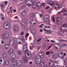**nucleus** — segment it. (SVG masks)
Returning <instances> with one entry per match:
<instances>
[{
	"label": "nucleus",
	"instance_id": "1",
	"mask_svg": "<svg viewBox=\"0 0 67 67\" xmlns=\"http://www.w3.org/2000/svg\"><path fill=\"white\" fill-rule=\"evenodd\" d=\"M1 37L2 39H8L9 37V34L8 32L2 33L1 35Z\"/></svg>",
	"mask_w": 67,
	"mask_h": 67
},
{
	"label": "nucleus",
	"instance_id": "2",
	"mask_svg": "<svg viewBox=\"0 0 67 67\" xmlns=\"http://www.w3.org/2000/svg\"><path fill=\"white\" fill-rule=\"evenodd\" d=\"M25 3L28 6H31L33 5V2L32 0H26Z\"/></svg>",
	"mask_w": 67,
	"mask_h": 67
},
{
	"label": "nucleus",
	"instance_id": "3",
	"mask_svg": "<svg viewBox=\"0 0 67 67\" xmlns=\"http://www.w3.org/2000/svg\"><path fill=\"white\" fill-rule=\"evenodd\" d=\"M61 19V16L60 15H58V17L56 19L57 21L56 23L57 24H61L62 23V19H60V20H58V19Z\"/></svg>",
	"mask_w": 67,
	"mask_h": 67
},
{
	"label": "nucleus",
	"instance_id": "4",
	"mask_svg": "<svg viewBox=\"0 0 67 67\" xmlns=\"http://www.w3.org/2000/svg\"><path fill=\"white\" fill-rule=\"evenodd\" d=\"M24 53L25 56H26V54H27L29 57H30L31 56V53H30V52L29 50L27 51L26 50L25 51H24Z\"/></svg>",
	"mask_w": 67,
	"mask_h": 67
},
{
	"label": "nucleus",
	"instance_id": "5",
	"mask_svg": "<svg viewBox=\"0 0 67 67\" xmlns=\"http://www.w3.org/2000/svg\"><path fill=\"white\" fill-rule=\"evenodd\" d=\"M48 4H49L51 6H52L53 5H54V6H55V4L56 3H55V2L53 1H48Z\"/></svg>",
	"mask_w": 67,
	"mask_h": 67
},
{
	"label": "nucleus",
	"instance_id": "6",
	"mask_svg": "<svg viewBox=\"0 0 67 67\" xmlns=\"http://www.w3.org/2000/svg\"><path fill=\"white\" fill-rule=\"evenodd\" d=\"M54 64V61L52 60L49 61L48 63L49 65V66H53Z\"/></svg>",
	"mask_w": 67,
	"mask_h": 67
},
{
	"label": "nucleus",
	"instance_id": "7",
	"mask_svg": "<svg viewBox=\"0 0 67 67\" xmlns=\"http://www.w3.org/2000/svg\"><path fill=\"white\" fill-rule=\"evenodd\" d=\"M28 51V50L27 49V46L26 45H24L23 47V51Z\"/></svg>",
	"mask_w": 67,
	"mask_h": 67
},
{
	"label": "nucleus",
	"instance_id": "8",
	"mask_svg": "<svg viewBox=\"0 0 67 67\" xmlns=\"http://www.w3.org/2000/svg\"><path fill=\"white\" fill-rule=\"evenodd\" d=\"M2 56L3 58H7V56H8L7 53L5 52L3 53L2 54Z\"/></svg>",
	"mask_w": 67,
	"mask_h": 67
},
{
	"label": "nucleus",
	"instance_id": "9",
	"mask_svg": "<svg viewBox=\"0 0 67 67\" xmlns=\"http://www.w3.org/2000/svg\"><path fill=\"white\" fill-rule=\"evenodd\" d=\"M10 24L8 22H5L3 24L4 27V28H5V26H8V25H9Z\"/></svg>",
	"mask_w": 67,
	"mask_h": 67
},
{
	"label": "nucleus",
	"instance_id": "10",
	"mask_svg": "<svg viewBox=\"0 0 67 67\" xmlns=\"http://www.w3.org/2000/svg\"><path fill=\"white\" fill-rule=\"evenodd\" d=\"M13 30L14 32H18V31L19 30V28L17 26H16L15 27H14Z\"/></svg>",
	"mask_w": 67,
	"mask_h": 67
},
{
	"label": "nucleus",
	"instance_id": "11",
	"mask_svg": "<svg viewBox=\"0 0 67 67\" xmlns=\"http://www.w3.org/2000/svg\"><path fill=\"white\" fill-rule=\"evenodd\" d=\"M9 64V61L8 60H6L5 62H4V63L3 64V65H8Z\"/></svg>",
	"mask_w": 67,
	"mask_h": 67
},
{
	"label": "nucleus",
	"instance_id": "12",
	"mask_svg": "<svg viewBox=\"0 0 67 67\" xmlns=\"http://www.w3.org/2000/svg\"><path fill=\"white\" fill-rule=\"evenodd\" d=\"M37 7V3L36 2H34V3L33 8V9H36Z\"/></svg>",
	"mask_w": 67,
	"mask_h": 67
},
{
	"label": "nucleus",
	"instance_id": "13",
	"mask_svg": "<svg viewBox=\"0 0 67 67\" xmlns=\"http://www.w3.org/2000/svg\"><path fill=\"white\" fill-rule=\"evenodd\" d=\"M37 64H39L41 61V59H36L35 60Z\"/></svg>",
	"mask_w": 67,
	"mask_h": 67
},
{
	"label": "nucleus",
	"instance_id": "14",
	"mask_svg": "<svg viewBox=\"0 0 67 67\" xmlns=\"http://www.w3.org/2000/svg\"><path fill=\"white\" fill-rule=\"evenodd\" d=\"M44 66V61H42L40 64V66L41 67H43Z\"/></svg>",
	"mask_w": 67,
	"mask_h": 67
},
{
	"label": "nucleus",
	"instance_id": "15",
	"mask_svg": "<svg viewBox=\"0 0 67 67\" xmlns=\"http://www.w3.org/2000/svg\"><path fill=\"white\" fill-rule=\"evenodd\" d=\"M13 52V50L12 49H10L8 51V53L10 54H12Z\"/></svg>",
	"mask_w": 67,
	"mask_h": 67
},
{
	"label": "nucleus",
	"instance_id": "16",
	"mask_svg": "<svg viewBox=\"0 0 67 67\" xmlns=\"http://www.w3.org/2000/svg\"><path fill=\"white\" fill-rule=\"evenodd\" d=\"M54 6V7L55 9H59V7H58V4L56 3L55 4Z\"/></svg>",
	"mask_w": 67,
	"mask_h": 67
},
{
	"label": "nucleus",
	"instance_id": "17",
	"mask_svg": "<svg viewBox=\"0 0 67 67\" xmlns=\"http://www.w3.org/2000/svg\"><path fill=\"white\" fill-rule=\"evenodd\" d=\"M10 57L12 58V59H14V58L15 57V54H11L10 55Z\"/></svg>",
	"mask_w": 67,
	"mask_h": 67
},
{
	"label": "nucleus",
	"instance_id": "18",
	"mask_svg": "<svg viewBox=\"0 0 67 67\" xmlns=\"http://www.w3.org/2000/svg\"><path fill=\"white\" fill-rule=\"evenodd\" d=\"M60 31L62 33H64V32H66L67 30H64V29L61 28L60 29Z\"/></svg>",
	"mask_w": 67,
	"mask_h": 67
},
{
	"label": "nucleus",
	"instance_id": "19",
	"mask_svg": "<svg viewBox=\"0 0 67 67\" xmlns=\"http://www.w3.org/2000/svg\"><path fill=\"white\" fill-rule=\"evenodd\" d=\"M44 20H46V21H47L48 20V16H47V15L44 16Z\"/></svg>",
	"mask_w": 67,
	"mask_h": 67
},
{
	"label": "nucleus",
	"instance_id": "20",
	"mask_svg": "<svg viewBox=\"0 0 67 67\" xmlns=\"http://www.w3.org/2000/svg\"><path fill=\"white\" fill-rule=\"evenodd\" d=\"M62 13H63V14L64 15H66V16L67 15V10L64 12L62 11Z\"/></svg>",
	"mask_w": 67,
	"mask_h": 67
},
{
	"label": "nucleus",
	"instance_id": "21",
	"mask_svg": "<svg viewBox=\"0 0 67 67\" xmlns=\"http://www.w3.org/2000/svg\"><path fill=\"white\" fill-rule=\"evenodd\" d=\"M64 54V52L62 51H60L59 52L58 55H63Z\"/></svg>",
	"mask_w": 67,
	"mask_h": 67
},
{
	"label": "nucleus",
	"instance_id": "22",
	"mask_svg": "<svg viewBox=\"0 0 67 67\" xmlns=\"http://www.w3.org/2000/svg\"><path fill=\"white\" fill-rule=\"evenodd\" d=\"M43 54V52L42 51H40L38 53V54L39 55V56H41V55Z\"/></svg>",
	"mask_w": 67,
	"mask_h": 67
},
{
	"label": "nucleus",
	"instance_id": "23",
	"mask_svg": "<svg viewBox=\"0 0 67 67\" xmlns=\"http://www.w3.org/2000/svg\"><path fill=\"white\" fill-rule=\"evenodd\" d=\"M64 65H66V63H67V59H65V60H64Z\"/></svg>",
	"mask_w": 67,
	"mask_h": 67
},
{
	"label": "nucleus",
	"instance_id": "24",
	"mask_svg": "<svg viewBox=\"0 0 67 67\" xmlns=\"http://www.w3.org/2000/svg\"><path fill=\"white\" fill-rule=\"evenodd\" d=\"M56 55L55 54H53L52 56V57L53 59L56 58Z\"/></svg>",
	"mask_w": 67,
	"mask_h": 67
},
{
	"label": "nucleus",
	"instance_id": "25",
	"mask_svg": "<svg viewBox=\"0 0 67 67\" xmlns=\"http://www.w3.org/2000/svg\"><path fill=\"white\" fill-rule=\"evenodd\" d=\"M11 62H12V63H14L15 62V59H11Z\"/></svg>",
	"mask_w": 67,
	"mask_h": 67
},
{
	"label": "nucleus",
	"instance_id": "26",
	"mask_svg": "<svg viewBox=\"0 0 67 67\" xmlns=\"http://www.w3.org/2000/svg\"><path fill=\"white\" fill-rule=\"evenodd\" d=\"M17 53L19 55H21V54H22V53L20 52V51H17Z\"/></svg>",
	"mask_w": 67,
	"mask_h": 67
},
{
	"label": "nucleus",
	"instance_id": "27",
	"mask_svg": "<svg viewBox=\"0 0 67 67\" xmlns=\"http://www.w3.org/2000/svg\"><path fill=\"white\" fill-rule=\"evenodd\" d=\"M58 7H59V8H61L62 7H63V5L62 4H58Z\"/></svg>",
	"mask_w": 67,
	"mask_h": 67
},
{
	"label": "nucleus",
	"instance_id": "28",
	"mask_svg": "<svg viewBox=\"0 0 67 67\" xmlns=\"http://www.w3.org/2000/svg\"><path fill=\"white\" fill-rule=\"evenodd\" d=\"M63 27L64 28H66V24H62Z\"/></svg>",
	"mask_w": 67,
	"mask_h": 67
},
{
	"label": "nucleus",
	"instance_id": "29",
	"mask_svg": "<svg viewBox=\"0 0 67 67\" xmlns=\"http://www.w3.org/2000/svg\"><path fill=\"white\" fill-rule=\"evenodd\" d=\"M57 34H59V35H61V36H64V35H63L61 33H60L58 31L57 32Z\"/></svg>",
	"mask_w": 67,
	"mask_h": 67
},
{
	"label": "nucleus",
	"instance_id": "30",
	"mask_svg": "<svg viewBox=\"0 0 67 67\" xmlns=\"http://www.w3.org/2000/svg\"><path fill=\"white\" fill-rule=\"evenodd\" d=\"M60 41L61 42H67V40H64L63 39H60Z\"/></svg>",
	"mask_w": 67,
	"mask_h": 67
},
{
	"label": "nucleus",
	"instance_id": "31",
	"mask_svg": "<svg viewBox=\"0 0 67 67\" xmlns=\"http://www.w3.org/2000/svg\"><path fill=\"white\" fill-rule=\"evenodd\" d=\"M20 41V38H17L16 40V42L17 43H18Z\"/></svg>",
	"mask_w": 67,
	"mask_h": 67
},
{
	"label": "nucleus",
	"instance_id": "32",
	"mask_svg": "<svg viewBox=\"0 0 67 67\" xmlns=\"http://www.w3.org/2000/svg\"><path fill=\"white\" fill-rule=\"evenodd\" d=\"M2 60L1 59H0V65L1 66V65H2Z\"/></svg>",
	"mask_w": 67,
	"mask_h": 67
},
{
	"label": "nucleus",
	"instance_id": "33",
	"mask_svg": "<svg viewBox=\"0 0 67 67\" xmlns=\"http://www.w3.org/2000/svg\"><path fill=\"white\" fill-rule=\"evenodd\" d=\"M36 59H40V58H41V57H40V55H38L36 57Z\"/></svg>",
	"mask_w": 67,
	"mask_h": 67
},
{
	"label": "nucleus",
	"instance_id": "34",
	"mask_svg": "<svg viewBox=\"0 0 67 67\" xmlns=\"http://www.w3.org/2000/svg\"><path fill=\"white\" fill-rule=\"evenodd\" d=\"M66 11V10H65V8H63L62 10H61V13H62V11H63L64 12L65 11Z\"/></svg>",
	"mask_w": 67,
	"mask_h": 67
},
{
	"label": "nucleus",
	"instance_id": "35",
	"mask_svg": "<svg viewBox=\"0 0 67 67\" xmlns=\"http://www.w3.org/2000/svg\"><path fill=\"white\" fill-rule=\"evenodd\" d=\"M52 20L53 22H55V17H53L52 18Z\"/></svg>",
	"mask_w": 67,
	"mask_h": 67
},
{
	"label": "nucleus",
	"instance_id": "36",
	"mask_svg": "<svg viewBox=\"0 0 67 67\" xmlns=\"http://www.w3.org/2000/svg\"><path fill=\"white\" fill-rule=\"evenodd\" d=\"M29 35V34L28 33L26 34V35L25 36V37H26V38Z\"/></svg>",
	"mask_w": 67,
	"mask_h": 67
},
{
	"label": "nucleus",
	"instance_id": "37",
	"mask_svg": "<svg viewBox=\"0 0 67 67\" xmlns=\"http://www.w3.org/2000/svg\"><path fill=\"white\" fill-rule=\"evenodd\" d=\"M50 52L49 51H47L46 53V54L47 55H48L49 54Z\"/></svg>",
	"mask_w": 67,
	"mask_h": 67
},
{
	"label": "nucleus",
	"instance_id": "38",
	"mask_svg": "<svg viewBox=\"0 0 67 67\" xmlns=\"http://www.w3.org/2000/svg\"><path fill=\"white\" fill-rule=\"evenodd\" d=\"M60 58L61 59H63V58H64V55H62L61 57H60Z\"/></svg>",
	"mask_w": 67,
	"mask_h": 67
},
{
	"label": "nucleus",
	"instance_id": "39",
	"mask_svg": "<svg viewBox=\"0 0 67 67\" xmlns=\"http://www.w3.org/2000/svg\"><path fill=\"white\" fill-rule=\"evenodd\" d=\"M24 23H25L24 22H23L21 23V25L23 26V25H24Z\"/></svg>",
	"mask_w": 67,
	"mask_h": 67
},
{
	"label": "nucleus",
	"instance_id": "40",
	"mask_svg": "<svg viewBox=\"0 0 67 67\" xmlns=\"http://www.w3.org/2000/svg\"><path fill=\"white\" fill-rule=\"evenodd\" d=\"M57 46H58V47H61L60 45V44H59L58 43H57Z\"/></svg>",
	"mask_w": 67,
	"mask_h": 67
},
{
	"label": "nucleus",
	"instance_id": "41",
	"mask_svg": "<svg viewBox=\"0 0 67 67\" xmlns=\"http://www.w3.org/2000/svg\"><path fill=\"white\" fill-rule=\"evenodd\" d=\"M66 44H65V43L63 44L62 45V47H64L65 46H66Z\"/></svg>",
	"mask_w": 67,
	"mask_h": 67
},
{
	"label": "nucleus",
	"instance_id": "42",
	"mask_svg": "<svg viewBox=\"0 0 67 67\" xmlns=\"http://www.w3.org/2000/svg\"><path fill=\"white\" fill-rule=\"evenodd\" d=\"M13 38L12 37L10 38V42H12V41H13Z\"/></svg>",
	"mask_w": 67,
	"mask_h": 67
},
{
	"label": "nucleus",
	"instance_id": "43",
	"mask_svg": "<svg viewBox=\"0 0 67 67\" xmlns=\"http://www.w3.org/2000/svg\"><path fill=\"white\" fill-rule=\"evenodd\" d=\"M1 8L2 9V8L4 7V4H2L1 5Z\"/></svg>",
	"mask_w": 67,
	"mask_h": 67
},
{
	"label": "nucleus",
	"instance_id": "44",
	"mask_svg": "<svg viewBox=\"0 0 67 67\" xmlns=\"http://www.w3.org/2000/svg\"><path fill=\"white\" fill-rule=\"evenodd\" d=\"M22 13H23L25 15H26V14H25V13H26V12L25 10H24V11Z\"/></svg>",
	"mask_w": 67,
	"mask_h": 67
},
{
	"label": "nucleus",
	"instance_id": "45",
	"mask_svg": "<svg viewBox=\"0 0 67 67\" xmlns=\"http://www.w3.org/2000/svg\"><path fill=\"white\" fill-rule=\"evenodd\" d=\"M55 63L56 64H59V61L57 60L55 61Z\"/></svg>",
	"mask_w": 67,
	"mask_h": 67
},
{
	"label": "nucleus",
	"instance_id": "46",
	"mask_svg": "<svg viewBox=\"0 0 67 67\" xmlns=\"http://www.w3.org/2000/svg\"><path fill=\"white\" fill-rule=\"evenodd\" d=\"M24 62H27V59H24L23 60Z\"/></svg>",
	"mask_w": 67,
	"mask_h": 67
},
{
	"label": "nucleus",
	"instance_id": "47",
	"mask_svg": "<svg viewBox=\"0 0 67 67\" xmlns=\"http://www.w3.org/2000/svg\"><path fill=\"white\" fill-rule=\"evenodd\" d=\"M40 56H41V58H44V54H42Z\"/></svg>",
	"mask_w": 67,
	"mask_h": 67
},
{
	"label": "nucleus",
	"instance_id": "48",
	"mask_svg": "<svg viewBox=\"0 0 67 67\" xmlns=\"http://www.w3.org/2000/svg\"><path fill=\"white\" fill-rule=\"evenodd\" d=\"M21 41H22V42H24V43H25L26 42L25 41V39H23V40H21Z\"/></svg>",
	"mask_w": 67,
	"mask_h": 67
},
{
	"label": "nucleus",
	"instance_id": "49",
	"mask_svg": "<svg viewBox=\"0 0 67 67\" xmlns=\"http://www.w3.org/2000/svg\"><path fill=\"white\" fill-rule=\"evenodd\" d=\"M10 26H9L8 27L5 28V30H9V29H10Z\"/></svg>",
	"mask_w": 67,
	"mask_h": 67
},
{
	"label": "nucleus",
	"instance_id": "50",
	"mask_svg": "<svg viewBox=\"0 0 67 67\" xmlns=\"http://www.w3.org/2000/svg\"><path fill=\"white\" fill-rule=\"evenodd\" d=\"M24 8H25V6H24V5H23L21 7V9H24Z\"/></svg>",
	"mask_w": 67,
	"mask_h": 67
},
{
	"label": "nucleus",
	"instance_id": "51",
	"mask_svg": "<svg viewBox=\"0 0 67 67\" xmlns=\"http://www.w3.org/2000/svg\"><path fill=\"white\" fill-rule=\"evenodd\" d=\"M4 3L5 4V5H7L8 4V2H7V1H5L4 2Z\"/></svg>",
	"mask_w": 67,
	"mask_h": 67
},
{
	"label": "nucleus",
	"instance_id": "52",
	"mask_svg": "<svg viewBox=\"0 0 67 67\" xmlns=\"http://www.w3.org/2000/svg\"><path fill=\"white\" fill-rule=\"evenodd\" d=\"M23 67H26V65H25V64H23Z\"/></svg>",
	"mask_w": 67,
	"mask_h": 67
},
{
	"label": "nucleus",
	"instance_id": "53",
	"mask_svg": "<svg viewBox=\"0 0 67 67\" xmlns=\"http://www.w3.org/2000/svg\"><path fill=\"white\" fill-rule=\"evenodd\" d=\"M41 5H37V7H38V9H40V8H41Z\"/></svg>",
	"mask_w": 67,
	"mask_h": 67
},
{
	"label": "nucleus",
	"instance_id": "54",
	"mask_svg": "<svg viewBox=\"0 0 67 67\" xmlns=\"http://www.w3.org/2000/svg\"><path fill=\"white\" fill-rule=\"evenodd\" d=\"M22 43H23L22 42H21L19 41V42L18 44H22Z\"/></svg>",
	"mask_w": 67,
	"mask_h": 67
},
{
	"label": "nucleus",
	"instance_id": "55",
	"mask_svg": "<svg viewBox=\"0 0 67 67\" xmlns=\"http://www.w3.org/2000/svg\"><path fill=\"white\" fill-rule=\"evenodd\" d=\"M37 5H41V3H40V2H38L37 3Z\"/></svg>",
	"mask_w": 67,
	"mask_h": 67
},
{
	"label": "nucleus",
	"instance_id": "56",
	"mask_svg": "<svg viewBox=\"0 0 67 67\" xmlns=\"http://www.w3.org/2000/svg\"><path fill=\"white\" fill-rule=\"evenodd\" d=\"M34 17V15H33V16H32L30 17L29 18L31 19H32Z\"/></svg>",
	"mask_w": 67,
	"mask_h": 67
},
{
	"label": "nucleus",
	"instance_id": "57",
	"mask_svg": "<svg viewBox=\"0 0 67 67\" xmlns=\"http://www.w3.org/2000/svg\"><path fill=\"white\" fill-rule=\"evenodd\" d=\"M47 32H48V33H50L51 32V31L49 30H47Z\"/></svg>",
	"mask_w": 67,
	"mask_h": 67
},
{
	"label": "nucleus",
	"instance_id": "58",
	"mask_svg": "<svg viewBox=\"0 0 67 67\" xmlns=\"http://www.w3.org/2000/svg\"><path fill=\"white\" fill-rule=\"evenodd\" d=\"M1 16L2 18V17H3L4 16H3V14H1Z\"/></svg>",
	"mask_w": 67,
	"mask_h": 67
},
{
	"label": "nucleus",
	"instance_id": "59",
	"mask_svg": "<svg viewBox=\"0 0 67 67\" xmlns=\"http://www.w3.org/2000/svg\"><path fill=\"white\" fill-rule=\"evenodd\" d=\"M34 43L35 44H37V41H34Z\"/></svg>",
	"mask_w": 67,
	"mask_h": 67
},
{
	"label": "nucleus",
	"instance_id": "60",
	"mask_svg": "<svg viewBox=\"0 0 67 67\" xmlns=\"http://www.w3.org/2000/svg\"><path fill=\"white\" fill-rule=\"evenodd\" d=\"M42 5H45V3H42Z\"/></svg>",
	"mask_w": 67,
	"mask_h": 67
},
{
	"label": "nucleus",
	"instance_id": "61",
	"mask_svg": "<svg viewBox=\"0 0 67 67\" xmlns=\"http://www.w3.org/2000/svg\"><path fill=\"white\" fill-rule=\"evenodd\" d=\"M60 12H59L58 13L57 15H60Z\"/></svg>",
	"mask_w": 67,
	"mask_h": 67
},
{
	"label": "nucleus",
	"instance_id": "62",
	"mask_svg": "<svg viewBox=\"0 0 67 67\" xmlns=\"http://www.w3.org/2000/svg\"><path fill=\"white\" fill-rule=\"evenodd\" d=\"M32 21V22H34L35 23H36V21L35 20H33Z\"/></svg>",
	"mask_w": 67,
	"mask_h": 67
},
{
	"label": "nucleus",
	"instance_id": "63",
	"mask_svg": "<svg viewBox=\"0 0 67 67\" xmlns=\"http://www.w3.org/2000/svg\"><path fill=\"white\" fill-rule=\"evenodd\" d=\"M21 40H24L25 39L24 37L23 36L21 37Z\"/></svg>",
	"mask_w": 67,
	"mask_h": 67
},
{
	"label": "nucleus",
	"instance_id": "64",
	"mask_svg": "<svg viewBox=\"0 0 67 67\" xmlns=\"http://www.w3.org/2000/svg\"><path fill=\"white\" fill-rule=\"evenodd\" d=\"M49 8V6H48V7H46V8L45 9H48Z\"/></svg>",
	"mask_w": 67,
	"mask_h": 67
}]
</instances>
